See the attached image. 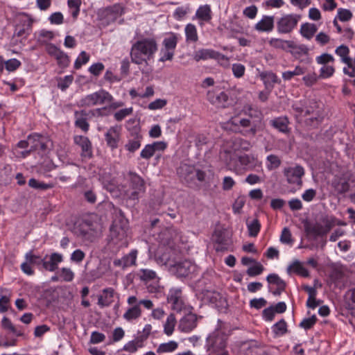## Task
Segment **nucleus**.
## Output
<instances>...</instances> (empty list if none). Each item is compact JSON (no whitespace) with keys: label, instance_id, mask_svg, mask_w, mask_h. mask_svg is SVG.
Segmentation results:
<instances>
[{"label":"nucleus","instance_id":"obj_35","mask_svg":"<svg viewBox=\"0 0 355 355\" xmlns=\"http://www.w3.org/2000/svg\"><path fill=\"white\" fill-rule=\"evenodd\" d=\"M141 315V310L139 304H135L129 308L123 314V318L127 321H132L139 318Z\"/></svg>","mask_w":355,"mask_h":355},{"label":"nucleus","instance_id":"obj_64","mask_svg":"<svg viewBox=\"0 0 355 355\" xmlns=\"http://www.w3.org/2000/svg\"><path fill=\"white\" fill-rule=\"evenodd\" d=\"M166 103L167 101L166 99L158 98L149 103L148 107L150 110H155L162 109L166 105Z\"/></svg>","mask_w":355,"mask_h":355},{"label":"nucleus","instance_id":"obj_54","mask_svg":"<svg viewBox=\"0 0 355 355\" xmlns=\"http://www.w3.org/2000/svg\"><path fill=\"white\" fill-rule=\"evenodd\" d=\"M352 17V13L349 10L339 8L338 10L337 18L341 21H348Z\"/></svg>","mask_w":355,"mask_h":355},{"label":"nucleus","instance_id":"obj_46","mask_svg":"<svg viewBox=\"0 0 355 355\" xmlns=\"http://www.w3.org/2000/svg\"><path fill=\"white\" fill-rule=\"evenodd\" d=\"M249 236L255 237L261 229V224L257 218L254 219L251 223L247 224Z\"/></svg>","mask_w":355,"mask_h":355},{"label":"nucleus","instance_id":"obj_21","mask_svg":"<svg viewBox=\"0 0 355 355\" xmlns=\"http://www.w3.org/2000/svg\"><path fill=\"white\" fill-rule=\"evenodd\" d=\"M94 232H95L94 223L89 220H82L74 227L75 234L85 239H89Z\"/></svg>","mask_w":355,"mask_h":355},{"label":"nucleus","instance_id":"obj_37","mask_svg":"<svg viewBox=\"0 0 355 355\" xmlns=\"http://www.w3.org/2000/svg\"><path fill=\"white\" fill-rule=\"evenodd\" d=\"M178 41V37L173 33H170L163 40L164 49L175 51Z\"/></svg>","mask_w":355,"mask_h":355},{"label":"nucleus","instance_id":"obj_36","mask_svg":"<svg viewBox=\"0 0 355 355\" xmlns=\"http://www.w3.org/2000/svg\"><path fill=\"white\" fill-rule=\"evenodd\" d=\"M291 271L300 275L302 277H308L309 271L299 261H295L287 268V272L290 273Z\"/></svg>","mask_w":355,"mask_h":355},{"label":"nucleus","instance_id":"obj_11","mask_svg":"<svg viewBox=\"0 0 355 355\" xmlns=\"http://www.w3.org/2000/svg\"><path fill=\"white\" fill-rule=\"evenodd\" d=\"M124 13V8L119 3L106 7L98 12L101 20H104L107 24L114 22Z\"/></svg>","mask_w":355,"mask_h":355},{"label":"nucleus","instance_id":"obj_27","mask_svg":"<svg viewBox=\"0 0 355 355\" xmlns=\"http://www.w3.org/2000/svg\"><path fill=\"white\" fill-rule=\"evenodd\" d=\"M207 100L212 104L218 106H224V103L228 100L227 94L224 92H216L209 91L207 94Z\"/></svg>","mask_w":355,"mask_h":355},{"label":"nucleus","instance_id":"obj_53","mask_svg":"<svg viewBox=\"0 0 355 355\" xmlns=\"http://www.w3.org/2000/svg\"><path fill=\"white\" fill-rule=\"evenodd\" d=\"M26 261H28L31 265H40L42 263V259L40 256L35 255L33 253V251H29L25 254Z\"/></svg>","mask_w":355,"mask_h":355},{"label":"nucleus","instance_id":"obj_8","mask_svg":"<svg viewBox=\"0 0 355 355\" xmlns=\"http://www.w3.org/2000/svg\"><path fill=\"white\" fill-rule=\"evenodd\" d=\"M113 100V96L108 92L102 89L85 96L81 99L80 103L82 106L90 107L110 103H112Z\"/></svg>","mask_w":355,"mask_h":355},{"label":"nucleus","instance_id":"obj_29","mask_svg":"<svg viewBox=\"0 0 355 355\" xmlns=\"http://www.w3.org/2000/svg\"><path fill=\"white\" fill-rule=\"evenodd\" d=\"M103 295L98 297V305L101 307L109 306L113 302L114 290L112 288H107L103 290Z\"/></svg>","mask_w":355,"mask_h":355},{"label":"nucleus","instance_id":"obj_1","mask_svg":"<svg viewBox=\"0 0 355 355\" xmlns=\"http://www.w3.org/2000/svg\"><path fill=\"white\" fill-rule=\"evenodd\" d=\"M157 51V44L154 38H142L132 46L130 51L131 60L136 64L147 63V61L153 58Z\"/></svg>","mask_w":355,"mask_h":355},{"label":"nucleus","instance_id":"obj_24","mask_svg":"<svg viewBox=\"0 0 355 355\" xmlns=\"http://www.w3.org/2000/svg\"><path fill=\"white\" fill-rule=\"evenodd\" d=\"M275 17L263 15L260 21L254 26V29L259 32L270 33L274 29Z\"/></svg>","mask_w":355,"mask_h":355},{"label":"nucleus","instance_id":"obj_56","mask_svg":"<svg viewBox=\"0 0 355 355\" xmlns=\"http://www.w3.org/2000/svg\"><path fill=\"white\" fill-rule=\"evenodd\" d=\"M21 66V62L15 58L5 62V68L8 71H14Z\"/></svg>","mask_w":355,"mask_h":355},{"label":"nucleus","instance_id":"obj_12","mask_svg":"<svg viewBox=\"0 0 355 355\" xmlns=\"http://www.w3.org/2000/svg\"><path fill=\"white\" fill-rule=\"evenodd\" d=\"M49 139L40 134L33 133L29 135V144L31 150L37 151L41 156L46 155L48 152L47 144Z\"/></svg>","mask_w":355,"mask_h":355},{"label":"nucleus","instance_id":"obj_7","mask_svg":"<svg viewBox=\"0 0 355 355\" xmlns=\"http://www.w3.org/2000/svg\"><path fill=\"white\" fill-rule=\"evenodd\" d=\"M301 15L298 14H284L276 21L277 31L279 34H290L297 27Z\"/></svg>","mask_w":355,"mask_h":355},{"label":"nucleus","instance_id":"obj_18","mask_svg":"<svg viewBox=\"0 0 355 355\" xmlns=\"http://www.w3.org/2000/svg\"><path fill=\"white\" fill-rule=\"evenodd\" d=\"M196 266L189 260L177 262L171 266L172 271L180 277H187L194 272Z\"/></svg>","mask_w":355,"mask_h":355},{"label":"nucleus","instance_id":"obj_48","mask_svg":"<svg viewBox=\"0 0 355 355\" xmlns=\"http://www.w3.org/2000/svg\"><path fill=\"white\" fill-rule=\"evenodd\" d=\"M349 189V184L344 178H340L338 182L334 184V191L338 193H344Z\"/></svg>","mask_w":355,"mask_h":355},{"label":"nucleus","instance_id":"obj_58","mask_svg":"<svg viewBox=\"0 0 355 355\" xmlns=\"http://www.w3.org/2000/svg\"><path fill=\"white\" fill-rule=\"evenodd\" d=\"M60 277L64 282H71L74 277V273L70 268H62L60 270Z\"/></svg>","mask_w":355,"mask_h":355},{"label":"nucleus","instance_id":"obj_61","mask_svg":"<svg viewBox=\"0 0 355 355\" xmlns=\"http://www.w3.org/2000/svg\"><path fill=\"white\" fill-rule=\"evenodd\" d=\"M316 317L315 315H313L311 318H304L300 324V327L304 328V329H311L316 322Z\"/></svg>","mask_w":355,"mask_h":355},{"label":"nucleus","instance_id":"obj_50","mask_svg":"<svg viewBox=\"0 0 355 355\" xmlns=\"http://www.w3.org/2000/svg\"><path fill=\"white\" fill-rule=\"evenodd\" d=\"M266 280L270 284H275L277 287L280 286H282V287L286 286V283L275 273L268 275Z\"/></svg>","mask_w":355,"mask_h":355},{"label":"nucleus","instance_id":"obj_32","mask_svg":"<svg viewBox=\"0 0 355 355\" xmlns=\"http://www.w3.org/2000/svg\"><path fill=\"white\" fill-rule=\"evenodd\" d=\"M295 58H300L302 55H306L309 53V49L304 44L297 45L294 41L288 50Z\"/></svg>","mask_w":355,"mask_h":355},{"label":"nucleus","instance_id":"obj_47","mask_svg":"<svg viewBox=\"0 0 355 355\" xmlns=\"http://www.w3.org/2000/svg\"><path fill=\"white\" fill-rule=\"evenodd\" d=\"M214 239L218 245H227L229 239L223 230H216L213 235Z\"/></svg>","mask_w":355,"mask_h":355},{"label":"nucleus","instance_id":"obj_33","mask_svg":"<svg viewBox=\"0 0 355 355\" xmlns=\"http://www.w3.org/2000/svg\"><path fill=\"white\" fill-rule=\"evenodd\" d=\"M293 40H284L279 38H271L269 44L275 49H282L288 51L292 45Z\"/></svg>","mask_w":355,"mask_h":355},{"label":"nucleus","instance_id":"obj_6","mask_svg":"<svg viewBox=\"0 0 355 355\" xmlns=\"http://www.w3.org/2000/svg\"><path fill=\"white\" fill-rule=\"evenodd\" d=\"M177 172L180 179L188 184H195L196 180L202 182L205 181L206 177L205 171L187 164H181Z\"/></svg>","mask_w":355,"mask_h":355},{"label":"nucleus","instance_id":"obj_40","mask_svg":"<svg viewBox=\"0 0 355 355\" xmlns=\"http://www.w3.org/2000/svg\"><path fill=\"white\" fill-rule=\"evenodd\" d=\"M178 347V343L175 341L171 340L168 343L160 344L157 348V354H163L166 352H174Z\"/></svg>","mask_w":355,"mask_h":355},{"label":"nucleus","instance_id":"obj_45","mask_svg":"<svg viewBox=\"0 0 355 355\" xmlns=\"http://www.w3.org/2000/svg\"><path fill=\"white\" fill-rule=\"evenodd\" d=\"M272 328L273 333L276 335L282 336L287 332V324L284 319L275 323Z\"/></svg>","mask_w":355,"mask_h":355},{"label":"nucleus","instance_id":"obj_26","mask_svg":"<svg viewBox=\"0 0 355 355\" xmlns=\"http://www.w3.org/2000/svg\"><path fill=\"white\" fill-rule=\"evenodd\" d=\"M132 138L128 139L125 145V148L130 153H135L141 146L143 136L139 133L137 129L131 133Z\"/></svg>","mask_w":355,"mask_h":355},{"label":"nucleus","instance_id":"obj_15","mask_svg":"<svg viewBox=\"0 0 355 355\" xmlns=\"http://www.w3.org/2000/svg\"><path fill=\"white\" fill-rule=\"evenodd\" d=\"M227 338L225 334L220 330H216L207 338V344L214 350H222L223 352L225 351L224 349L227 345Z\"/></svg>","mask_w":355,"mask_h":355},{"label":"nucleus","instance_id":"obj_41","mask_svg":"<svg viewBox=\"0 0 355 355\" xmlns=\"http://www.w3.org/2000/svg\"><path fill=\"white\" fill-rule=\"evenodd\" d=\"M28 186L31 188L42 191L48 190L54 187V184L53 183H44L43 182H39L35 178H31L29 180Z\"/></svg>","mask_w":355,"mask_h":355},{"label":"nucleus","instance_id":"obj_20","mask_svg":"<svg viewBox=\"0 0 355 355\" xmlns=\"http://www.w3.org/2000/svg\"><path fill=\"white\" fill-rule=\"evenodd\" d=\"M121 127L114 125L110 127L105 135L107 145L112 150L118 147L120 141Z\"/></svg>","mask_w":355,"mask_h":355},{"label":"nucleus","instance_id":"obj_30","mask_svg":"<svg viewBox=\"0 0 355 355\" xmlns=\"http://www.w3.org/2000/svg\"><path fill=\"white\" fill-rule=\"evenodd\" d=\"M324 114H318L317 115H309L303 119L302 122L310 128H315L320 124L324 119Z\"/></svg>","mask_w":355,"mask_h":355},{"label":"nucleus","instance_id":"obj_43","mask_svg":"<svg viewBox=\"0 0 355 355\" xmlns=\"http://www.w3.org/2000/svg\"><path fill=\"white\" fill-rule=\"evenodd\" d=\"M185 34L187 41L196 42L198 40L196 28L192 24H189L186 26Z\"/></svg>","mask_w":355,"mask_h":355},{"label":"nucleus","instance_id":"obj_5","mask_svg":"<svg viewBox=\"0 0 355 355\" xmlns=\"http://www.w3.org/2000/svg\"><path fill=\"white\" fill-rule=\"evenodd\" d=\"M292 108L295 112V117L298 123H302L303 119L309 115H317L324 113L321 103L314 100H308L294 103Z\"/></svg>","mask_w":355,"mask_h":355},{"label":"nucleus","instance_id":"obj_17","mask_svg":"<svg viewBox=\"0 0 355 355\" xmlns=\"http://www.w3.org/2000/svg\"><path fill=\"white\" fill-rule=\"evenodd\" d=\"M202 316L189 313L185 315L179 322L178 329L182 332L189 333L193 330L198 325V320Z\"/></svg>","mask_w":355,"mask_h":355},{"label":"nucleus","instance_id":"obj_2","mask_svg":"<svg viewBox=\"0 0 355 355\" xmlns=\"http://www.w3.org/2000/svg\"><path fill=\"white\" fill-rule=\"evenodd\" d=\"M128 220L120 210L115 216L110 228V242L114 245L122 246L126 243Z\"/></svg>","mask_w":355,"mask_h":355},{"label":"nucleus","instance_id":"obj_52","mask_svg":"<svg viewBox=\"0 0 355 355\" xmlns=\"http://www.w3.org/2000/svg\"><path fill=\"white\" fill-rule=\"evenodd\" d=\"M89 60V55L85 52L82 51L74 63V67L76 69H80L82 65L86 64Z\"/></svg>","mask_w":355,"mask_h":355},{"label":"nucleus","instance_id":"obj_14","mask_svg":"<svg viewBox=\"0 0 355 355\" xmlns=\"http://www.w3.org/2000/svg\"><path fill=\"white\" fill-rule=\"evenodd\" d=\"M335 52L341 58L342 62L347 64V67L343 69L344 73L349 76H355L353 60L349 56V48L345 45H340L336 49Z\"/></svg>","mask_w":355,"mask_h":355},{"label":"nucleus","instance_id":"obj_62","mask_svg":"<svg viewBox=\"0 0 355 355\" xmlns=\"http://www.w3.org/2000/svg\"><path fill=\"white\" fill-rule=\"evenodd\" d=\"M257 12H258L257 7L254 5H252V6L246 7L243 10V13L246 17H248L249 19H252L256 17Z\"/></svg>","mask_w":355,"mask_h":355},{"label":"nucleus","instance_id":"obj_44","mask_svg":"<svg viewBox=\"0 0 355 355\" xmlns=\"http://www.w3.org/2000/svg\"><path fill=\"white\" fill-rule=\"evenodd\" d=\"M137 276L143 282H148L155 279L157 277L156 272L149 269H141L137 273Z\"/></svg>","mask_w":355,"mask_h":355},{"label":"nucleus","instance_id":"obj_42","mask_svg":"<svg viewBox=\"0 0 355 355\" xmlns=\"http://www.w3.org/2000/svg\"><path fill=\"white\" fill-rule=\"evenodd\" d=\"M345 297L347 303V309L351 310L352 315H355V288L347 291Z\"/></svg>","mask_w":355,"mask_h":355},{"label":"nucleus","instance_id":"obj_59","mask_svg":"<svg viewBox=\"0 0 355 355\" xmlns=\"http://www.w3.org/2000/svg\"><path fill=\"white\" fill-rule=\"evenodd\" d=\"M104 64L101 62L94 63L89 68V71L95 76H98L104 70Z\"/></svg>","mask_w":355,"mask_h":355},{"label":"nucleus","instance_id":"obj_57","mask_svg":"<svg viewBox=\"0 0 355 355\" xmlns=\"http://www.w3.org/2000/svg\"><path fill=\"white\" fill-rule=\"evenodd\" d=\"M73 81L72 76H66L63 79L60 78L58 83V87L62 91H65Z\"/></svg>","mask_w":355,"mask_h":355},{"label":"nucleus","instance_id":"obj_22","mask_svg":"<svg viewBox=\"0 0 355 355\" xmlns=\"http://www.w3.org/2000/svg\"><path fill=\"white\" fill-rule=\"evenodd\" d=\"M73 141L76 144L81 148L82 157L89 159L92 157V146L88 137L82 135H77L73 137Z\"/></svg>","mask_w":355,"mask_h":355},{"label":"nucleus","instance_id":"obj_13","mask_svg":"<svg viewBox=\"0 0 355 355\" xmlns=\"http://www.w3.org/2000/svg\"><path fill=\"white\" fill-rule=\"evenodd\" d=\"M283 173L288 184H296L299 187H302V178L304 175V169L302 166L297 165L294 167L284 168Z\"/></svg>","mask_w":355,"mask_h":355},{"label":"nucleus","instance_id":"obj_3","mask_svg":"<svg viewBox=\"0 0 355 355\" xmlns=\"http://www.w3.org/2000/svg\"><path fill=\"white\" fill-rule=\"evenodd\" d=\"M333 219L324 214L318 215L314 221H305L304 230L307 236L315 239L322 236L329 232L331 228Z\"/></svg>","mask_w":355,"mask_h":355},{"label":"nucleus","instance_id":"obj_55","mask_svg":"<svg viewBox=\"0 0 355 355\" xmlns=\"http://www.w3.org/2000/svg\"><path fill=\"white\" fill-rule=\"evenodd\" d=\"M232 70L234 76L237 78H240L245 74V67L242 64L235 63L232 64Z\"/></svg>","mask_w":355,"mask_h":355},{"label":"nucleus","instance_id":"obj_49","mask_svg":"<svg viewBox=\"0 0 355 355\" xmlns=\"http://www.w3.org/2000/svg\"><path fill=\"white\" fill-rule=\"evenodd\" d=\"M263 270L264 267L263 265L261 263L257 261L254 263V266L248 268L246 272L250 277H254L261 274Z\"/></svg>","mask_w":355,"mask_h":355},{"label":"nucleus","instance_id":"obj_25","mask_svg":"<svg viewBox=\"0 0 355 355\" xmlns=\"http://www.w3.org/2000/svg\"><path fill=\"white\" fill-rule=\"evenodd\" d=\"M290 122L287 116H279L270 121V125L279 132L288 134L291 129L288 128Z\"/></svg>","mask_w":355,"mask_h":355},{"label":"nucleus","instance_id":"obj_9","mask_svg":"<svg viewBox=\"0 0 355 355\" xmlns=\"http://www.w3.org/2000/svg\"><path fill=\"white\" fill-rule=\"evenodd\" d=\"M127 180L129 182V187L132 190L129 196V198L133 200H138L139 195L144 193L146 190V183L144 180L135 172L129 171L127 174Z\"/></svg>","mask_w":355,"mask_h":355},{"label":"nucleus","instance_id":"obj_51","mask_svg":"<svg viewBox=\"0 0 355 355\" xmlns=\"http://www.w3.org/2000/svg\"><path fill=\"white\" fill-rule=\"evenodd\" d=\"M133 112L132 107L124 108L119 110L115 112L114 114V117L116 121H121L124 119L126 116L132 114Z\"/></svg>","mask_w":355,"mask_h":355},{"label":"nucleus","instance_id":"obj_16","mask_svg":"<svg viewBox=\"0 0 355 355\" xmlns=\"http://www.w3.org/2000/svg\"><path fill=\"white\" fill-rule=\"evenodd\" d=\"M193 59L196 62L214 59L216 60H228V58L223 54L213 49H202L194 52Z\"/></svg>","mask_w":355,"mask_h":355},{"label":"nucleus","instance_id":"obj_60","mask_svg":"<svg viewBox=\"0 0 355 355\" xmlns=\"http://www.w3.org/2000/svg\"><path fill=\"white\" fill-rule=\"evenodd\" d=\"M154 154L155 152L153 147L150 146V144H148L141 151L140 156L144 159H149L154 155Z\"/></svg>","mask_w":355,"mask_h":355},{"label":"nucleus","instance_id":"obj_10","mask_svg":"<svg viewBox=\"0 0 355 355\" xmlns=\"http://www.w3.org/2000/svg\"><path fill=\"white\" fill-rule=\"evenodd\" d=\"M199 296L205 303L211 304L219 311L226 309L227 306L226 299L220 293L215 291L203 290Z\"/></svg>","mask_w":355,"mask_h":355},{"label":"nucleus","instance_id":"obj_19","mask_svg":"<svg viewBox=\"0 0 355 355\" xmlns=\"http://www.w3.org/2000/svg\"><path fill=\"white\" fill-rule=\"evenodd\" d=\"M167 301L171 305L173 310L180 312L184 307L182 291L179 288L171 289L167 297Z\"/></svg>","mask_w":355,"mask_h":355},{"label":"nucleus","instance_id":"obj_34","mask_svg":"<svg viewBox=\"0 0 355 355\" xmlns=\"http://www.w3.org/2000/svg\"><path fill=\"white\" fill-rule=\"evenodd\" d=\"M1 327L3 329L9 331L17 336H24L23 331L14 326L10 320L6 317L3 318L1 320Z\"/></svg>","mask_w":355,"mask_h":355},{"label":"nucleus","instance_id":"obj_38","mask_svg":"<svg viewBox=\"0 0 355 355\" xmlns=\"http://www.w3.org/2000/svg\"><path fill=\"white\" fill-rule=\"evenodd\" d=\"M177 323V320L175 316L173 313H171L166 319L164 324V332L167 336H171L174 331V329L175 324Z\"/></svg>","mask_w":355,"mask_h":355},{"label":"nucleus","instance_id":"obj_4","mask_svg":"<svg viewBox=\"0 0 355 355\" xmlns=\"http://www.w3.org/2000/svg\"><path fill=\"white\" fill-rule=\"evenodd\" d=\"M333 219L324 214L318 215L314 221H305L304 230L307 236L315 239L322 236L329 232L331 228Z\"/></svg>","mask_w":355,"mask_h":355},{"label":"nucleus","instance_id":"obj_39","mask_svg":"<svg viewBox=\"0 0 355 355\" xmlns=\"http://www.w3.org/2000/svg\"><path fill=\"white\" fill-rule=\"evenodd\" d=\"M196 17L202 21H209L211 19V10L209 5L200 6L196 11Z\"/></svg>","mask_w":355,"mask_h":355},{"label":"nucleus","instance_id":"obj_31","mask_svg":"<svg viewBox=\"0 0 355 355\" xmlns=\"http://www.w3.org/2000/svg\"><path fill=\"white\" fill-rule=\"evenodd\" d=\"M318 31L317 26L314 24L304 23L300 28V34L307 40H311Z\"/></svg>","mask_w":355,"mask_h":355},{"label":"nucleus","instance_id":"obj_63","mask_svg":"<svg viewBox=\"0 0 355 355\" xmlns=\"http://www.w3.org/2000/svg\"><path fill=\"white\" fill-rule=\"evenodd\" d=\"M267 160L270 162V165L268 166L269 169L278 168L281 164L280 159L275 155H268Z\"/></svg>","mask_w":355,"mask_h":355},{"label":"nucleus","instance_id":"obj_28","mask_svg":"<svg viewBox=\"0 0 355 355\" xmlns=\"http://www.w3.org/2000/svg\"><path fill=\"white\" fill-rule=\"evenodd\" d=\"M259 77L263 81L266 90L270 92L274 85L277 82V76L272 71H262L259 73Z\"/></svg>","mask_w":355,"mask_h":355},{"label":"nucleus","instance_id":"obj_23","mask_svg":"<svg viewBox=\"0 0 355 355\" xmlns=\"http://www.w3.org/2000/svg\"><path fill=\"white\" fill-rule=\"evenodd\" d=\"M75 122L74 125L76 128L81 129L83 132H87L89 129V124L87 120L91 118L89 113L85 110L75 111L74 112Z\"/></svg>","mask_w":355,"mask_h":355}]
</instances>
